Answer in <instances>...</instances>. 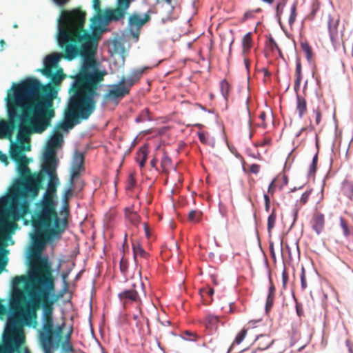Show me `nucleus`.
I'll use <instances>...</instances> for the list:
<instances>
[{"mask_svg":"<svg viewBox=\"0 0 353 353\" xmlns=\"http://www.w3.org/2000/svg\"><path fill=\"white\" fill-rule=\"evenodd\" d=\"M12 92L6 97L7 110L10 119L20 121L17 134L18 143H12L10 157L17 164L19 177L11 186V193L5 197L37 196L42 188L43 176L40 172L32 173L28 168V160L24 151L30 150L29 134L30 130L42 133L50 125L55 116L54 99L57 91L52 85L43 84L34 77H29L12 86Z\"/></svg>","mask_w":353,"mask_h":353,"instance_id":"nucleus-1","label":"nucleus"},{"mask_svg":"<svg viewBox=\"0 0 353 353\" xmlns=\"http://www.w3.org/2000/svg\"><path fill=\"white\" fill-rule=\"evenodd\" d=\"M61 46L65 48V57L73 60L80 56L82 64L79 73L70 88V97L64 112V120L56 130L67 131L82 120H87L96 109L94 97L99 83L107 74L105 70H98V63L92 59L93 50L88 46L77 48L76 45H66L65 38H61Z\"/></svg>","mask_w":353,"mask_h":353,"instance_id":"nucleus-2","label":"nucleus"},{"mask_svg":"<svg viewBox=\"0 0 353 353\" xmlns=\"http://www.w3.org/2000/svg\"><path fill=\"white\" fill-rule=\"evenodd\" d=\"M34 270L28 278L29 283H24V290L30 301L21 308L17 316L23 326L35 325L37 310L43 308V325L38 332V341L43 353H54L60 345L63 325L54 326L52 313L54 303L57 300L55 296V279L50 271Z\"/></svg>","mask_w":353,"mask_h":353,"instance_id":"nucleus-3","label":"nucleus"},{"mask_svg":"<svg viewBox=\"0 0 353 353\" xmlns=\"http://www.w3.org/2000/svg\"><path fill=\"white\" fill-rule=\"evenodd\" d=\"M32 225L36 231L33 236L34 250L29 263V271L27 275L17 276L12 279V285L18 286L24 283H29L30 275L34 270L50 271L52 276V264L46 256H41V250L47 241L59 239L64 232L68 221L66 218H59L55 204L50 197L44 198L40 203L37 212L32 219Z\"/></svg>","mask_w":353,"mask_h":353,"instance_id":"nucleus-4","label":"nucleus"},{"mask_svg":"<svg viewBox=\"0 0 353 353\" xmlns=\"http://www.w3.org/2000/svg\"><path fill=\"white\" fill-rule=\"evenodd\" d=\"M85 16L86 13L79 8L61 12L59 21L57 41L63 54L53 53L46 57L44 68L39 70L44 76L52 74V70L57 67L61 57L68 60L65 57V48L61 46V38H65L66 45L74 44L77 48L84 46L90 48L91 50H93L92 59L97 62L94 57L97 54V42L94 40L93 34L84 28Z\"/></svg>","mask_w":353,"mask_h":353,"instance_id":"nucleus-5","label":"nucleus"},{"mask_svg":"<svg viewBox=\"0 0 353 353\" xmlns=\"http://www.w3.org/2000/svg\"><path fill=\"white\" fill-rule=\"evenodd\" d=\"M11 193L10 192L6 196L0 198V234H2L8 226L6 219H10L15 224V221L30 213V201L36 196H27L26 197L17 196L14 199L8 198L6 201H3V198L8 197Z\"/></svg>","mask_w":353,"mask_h":353,"instance_id":"nucleus-6","label":"nucleus"},{"mask_svg":"<svg viewBox=\"0 0 353 353\" xmlns=\"http://www.w3.org/2000/svg\"><path fill=\"white\" fill-rule=\"evenodd\" d=\"M25 342L26 336L20 319L17 316H9L0 345V353H30L23 346Z\"/></svg>","mask_w":353,"mask_h":353,"instance_id":"nucleus-7","label":"nucleus"},{"mask_svg":"<svg viewBox=\"0 0 353 353\" xmlns=\"http://www.w3.org/2000/svg\"><path fill=\"white\" fill-rule=\"evenodd\" d=\"M63 142V135L59 130H54L50 138L43 154V164L58 165L56 157L57 149Z\"/></svg>","mask_w":353,"mask_h":353,"instance_id":"nucleus-8","label":"nucleus"},{"mask_svg":"<svg viewBox=\"0 0 353 353\" xmlns=\"http://www.w3.org/2000/svg\"><path fill=\"white\" fill-rule=\"evenodd\" d=\"M57 165H52V164H43L42 168L43 171L47 174L49 176V181L48 183V187H47V192L43 195L41 201L39 203H41L46 197H50L52 201V203L54 204V202L53 201L52 198V194L55 193L57 191V185L59 183V179L56 174V169H57ZM40 205V204H39ZM39 206V205H38ZM39 207H37L38 208Z\"/></svg>","mask_w":353,"mask_h":353,"instance_id":"nucleus-9","label":"nucleus"},{"mask_svg":"<svg viewBox=\"0 0 353 353\" xmlns=\"http://www.w3.org/2000/svg\"><path fill=\"white\" fill-rule=\"evenodd\" d=\"M124 83L125 78L122 77L118 84L110 85V89L103 96L104 102L113 101L117 104L125 96L128 95V91L123 87Z\"/></svg>","mask_w":353,"mask_h":353,"instance_id":"nucleus-10","label":"nucleus"},{"mask_svg":"<svg viewBox=\"0 0 353 353\" xmlns=\"http://www.w3.org/2000/svg\"><path fill=\"white\" fill-rule=\"evenodd\" d=\"M150 20V15L145 13L142 17L140 14H133L129 17L128 27L134 37L138 38L142 26Z\"/></svg>","mask_w":353,"mask_h":353,"instance_id":"nucleus-11","label":"nucleus"},{"mask_svg":"<svg viewBox=\"0 0 353 353\" xmlns=\"http://www.w3.org/2000/svg\"><path fill=\"white\" fill-rule=\"evenodd\" d=\"M16 127L15 119H10L9 117L8 121L1 119L0 121V139L7 138L11 139Z\"/></svg>","mask_w":353,"mask_h":353,"instance_id":"nucleus-12","label":"nucleus"},{"mask_svg":"<svg viewBox=\"0 0 353 353\" xmlns=\"http://www.w3.org/2000/svg\"><path fill=\"white\" fill-rule=\"evenodd\" d=\"M119 297L124 306L128 304L139 303L141 301L140 296L137 291L134 288L121 292L119 294Z\"/></svg>","mask_w":353,"mask_h":353,"instance_id":"nucleus-13","label":"nucleus"},{"mask_svg":"<svg viewBox=\"0 0 353 353\" xmlns=\"http://www.w3.org/2000/svg\"><path fill=\"white\" fill-rule=\"evenodd\" d=\"M125 11L121 8L106 9L104 12V19L107 22L117 21L124 17Z\"/></svg>","mask_w":353,"mask_h":353,"instance_id":"nucleus-14","label":"nucleus"},{"mask_svg":"<svg viewBox=\"0 0 353 353\" xmlns=\"http://www.w3.org/2000/svg\"><path fill=\"white\" fill-rule=\"evenodd\" d=\"M134 319L137 321L136 326L139 328L140 335L144 336L150 334L151 330L148 319H145L144 317L141 319L137 315H134Z\"/></svg>","mask_w":353,"mask_h":353,"instance_id":"nucleus-15","label":"nucleus"},{"mask_svg":"<svg viewBox=\"0 0 353 353\" xmlns=\"http://www.w3.org/2000/svg\"><path fill=\"white\" fill-rule=\"evenodd\" d=\"M328 18V30L330 39L332 42H334L338 39V26L339 23V19H334L330 15L329 16Z\"/></svg>","mask_w":353,"mask_h":353,"instance_id":"nucleus-16","label":"nucleus"},{"mask_svg":"<svg viewBox=\"0 0 353 353\" xmlns=\"http://www.w3.org/2000/svg\"><path fill=\"white\" fill-rule=\"evenodd\" d=\"M312 228L319 234L321 232L324 228L325 219L324 215L321 213L316 212L313 216Z\"/></svg>","mask_w":353,"mask_h":353,"instance_id":"nucleus-17","label":"nucleus"},{"mask_svg":"<svg viewBox=\"0 0 353 353\" xmlns=\"http://www.w3.org/2000/svg\"><path fill=\"white\" fill-rule=\"evenodd\" d=\"M270 287L268 290V294L267 296L266 299V303H265V310L267 312H268L272 307L275 299V292H276V288L273 283L272 282V280H270Z\"/></svg>","mask_w":353,"mask_h":353,"instance_id":"nucleus-18","label":"nucleus"},{"mask_svg":"<svg viewBox=\"0 0 353 353\" xmlns=\"http://www.w3.org/2000/svg\"><path fill=\"white\" fill-rule=\"evenodd\" d=\"M272 343V341L268 335H259L255 340V343L257 345V348L261 350H265L268 349Z\"/></svg>","mask_w":353,"mask_h":353,"instance_id":"nucleus-19","label":"nucleus"},{"mask_svg":"<svg viewBox=\"0 0 353 353\" xmlns=\"http://www.w3.org/2000/svg\"><path fill=\"white\" fill-rule=\"evenodd\" d=\"M341 191L349 199H353V181L345 179L342 183Z\"/></svg>","mask_w":353,"mask_h":353,"instance_id":"nucleus-20","label":"nucleus"},{"mask_svg":"<svg viewBox=\"0 0 353 353\" xmlns=\"http://www.w3.org/2000/svg\"><path fill=\"white\" fill-rule=\"evenodd\" d=\"M219 323V317L214 315H208L204 320L205 327L210 331L216 330Z\"/></svg>","mask_w":353,"mask_h":353,"instance_id":"nucleus-21","label":"nucleus"},{"mask_svg":"<svg viewBox=\"0 0 353 353\" xmlns=\"http://www.w3.org/2000/svg\"><path fill=\"white\" fill-rule=\"evenodd\" d=\"M296 110L300 118L307 112L306 100L299 94L296 95Z\"/></svg>","mask_w":353,"mask_h":353,"instance_id":"nucleus-22","label":"nucleus"},{"mask_svg":"<svg viewBox=\"0 0 353 353\" xmlns=\"http://www.w3.org/2000/svg\"><path fill=\"white\" fill-rule=\"evenodd\" d=\"M46 77L50 78L53 84L58 85L65 77V75L64 74L63 70L59 68L55 72L54 70H52V74L50 76Z\"/></svg>","mask_w":353,"mask_h":353,"instance_id":"nucleus-23","label":"nucleus"},{"mask_svg":"<svg viewBox=\"0 0 353 353\" xmlns=\"http://www.w3.org/2000/svg\"><path fill=\"white\" fill-rule=\"evenodd\" d=\"M74 181H69L68 188L63 194V200L65 202L64 210L65 212L68 213V201L72 197L74 190Z\"/></svg>","mask_w":353,"mask_h":353,"instance_id":"nucleus-24","label":"nucleus"},{"mask_svg":"<svg viewBox=\"0 0 353 353\" xmlns=\"http://www.w3.org/2000/svg\"><path fill=\"white\" fill-rule=\"evenodd\" d=\"M252 33L248 32L244 35L242 40V46H243V54L245 55L252 48Z\"/></svg>","mask_w":353,"mask_h":353,"instance_id":"nucleus-25","label":"nucleus"},{"mask_svg":"<svg viewBox=\"0 0 353 353\" xmlns=\"http://www.w3.org/2000/svg\"><path fill=\"white\" fill-rule=\"evenodd\" d=\"M132 249L135 260L139 256L141 258L147 259L149 255L139 243H133Z\"/></svg>","mask_w":353,"mask_h":353,"instance_id":"nucleus-26","label":"nucleus"},{"mask_svg":"<svg viewBox=\"0 0 353 353\" xmlns=\"http://www.w3.org/2000/svg\"><path fill=\"white\" fill-rule=\"evenodd\" d=\"M248 329L243 327L236 336L234 341L229 347L228 352H231L235 345H239L245 338Z\"/></svg>","mask_w":353,"mask_h":353,"instance_id":"nucleus-27","label":"nucleus"},{"mask_svg":"<svg viewBox=\"0 0 353 353\" xmlns=\"http://www.w3.org/2000/svg\"><path fill=\"white\" fill-rule=\"evenodd\" d=\"M148 157V152L145 147L141 148L137 152V161L139 163V166L143 168L145 166Z\"/></svg>","mask_w":353,"mask_h":353,"instance_id":"nucleus-28","label":"nucleus"},{"mask_svg":"<svg viewBox=\"0 0 353 353\" xmlns=\"http://www.w3.org/2000/svg\"><path fill=\"white\" fill-rule=\"evenodd\" d=\"M295 76H296V79L294 81V90L297 92V91L299 90L301 81L302 79L301 65L300 62L296 63V70H295Z\"/></svg>","mask_w":353,"mask_h":353,"instance_id":"nucleus-29","label":"nucleus"},{"mask_svg":"<svg viewBox=\"0 0 353 353\" xmlns=\"http://www.w3.org/2000/svg\"><path fill=\"white\" fill-rule=\"evenodd\" d=\"M125 218L132 225H137L140 221L139 215L137 212L128 210H126L125 211Z\"/></svg>","mask_w":353,"mask_h":353,"instance_id":"nucleus-30","label":"nucleus"},{"mask_svg":"<svg viewBox=\"0 0 353 353\" xmlns=\"http://www.w3.org/2000/svg\"><path fill=\"white\" fill-rule=\"evenodd\" d=\"M84 170V166L72 165L70 181L74 182L75 179L77 178Z\"/></svg>","mask_w":353,"mask_h":353,"instance_id":"nucleus-31","label":"nucleus"},{"mask_svg":"<svg viewBox=\"0 0 353 353\" xmlns=\"http://www.w3.org/2000/svg\"><path fill=\"white\" fill-rule=\"evenodd\" d=\"M220 89H221L222 95L223 96L225 99L227 100L228 98V96H229L230 91V85L227 81V80L223 79L221 81Z\"/></svg>","mask_w":353,"mask_h":353,"instance_id":"nucleus-32","label":"nucleus"},{"mask_svg":"<svg viewBox=\"0 0 353 353\" xmlns=\"http://www.w3.org/2000/svg\"><path fill=\"white\" fill-rule=\"evenodd\" d=\"M340 226L343 230V235L347 238L352 234V230L349 226L348 222L343 217L340 218Z\"/></svg>","mask_w":353,"mask_h":353,"instance_id":"nucleus-33","label":"nucleus"},{"mask_svg":"<svg viewBox=\"0 0 353 353\" xmlns=\"http://www.w3.org/2000/svg\"><path fill=\"white\" fill-rule=\"evenodd\" d=\"M296 2H294L290 8V14L288 19V23L290 27H292L296 21L297 17V11H296Z\"/></svg>","mask_w":353,"mask_h":353,"instance_id":"nucleus-34","label":"nucleus"},{"mask_svg":"<svg viewBox=\"0 0 353 353\" xmlns=\"http://www.w3.org/2000/svg\"><path fill=\"white\" fill-rule=\"evenodd\" d=\"M301 48L305 54L306 59L310 61L312 58V50L307 42H303L301 44Z\"/></svg>","mask_w":353,"mask_h":353,"instance_id":"nucleus-35","label":"nucleus"},{"mask_svg":"<svg viewBox=\"0 0 353 353\" xmlns=\"http://www.w3.org/2000/svg\"><path fill=\"white\" fill-rule=\"evenodd\" d=\"M276 214L275 210L273 209L272 213L268 218V230L269 232L274 228L276 223Z\"/></svg>","mask_w":353,"mask_h":353,"instance_id":"nucleus-36","label":"nucleus"},{"mask_svg":"<svg viewBox=\"0 0 353 353\" xmlns=\"http://www.w3.org/2000/svg\"><path fill=\"white\" fill-rule=\"evenodd\" d=\"M72 165L84 166V155L81 152L74 154Z\"/></svg>","mask_w":353,"mask_h":353,"instance_id":"nucleus-37","label":"nucleus"},{"mask_svg":"<svg viewBox=\"0 0 353 353\" xmlns=\"http://www.w3.org/2000/svg\"><path fill=\"white\" fill-rule=\"evenodd\" d=\"M171 163L172 161L170 158L165 153H164L161 162L163 170L165 172L167 169L171 165Z\"/></svg>","mask_w":353,"mask_h":353,"instance_id":"nucleus-38","label":"nucleus"},{"mask_svg":"<svg viewBox=\"0 0 353 353\" xmlns=\"http://www.w3.org/2000/svg\"><path fill=\"white\" fill-rule=\"evenodd\" d=\"M145 68L137 69L134 70L129 76L135 83L139 81L143 73L144 72Z\"/></svg>","mask_w":353,"mask_h":353,"instance_id":"nucleus-39","label":"nucleus"},{"mask_svg":"<svg viewBox=\"0 0 353 353\" xmlns=\"http://www.w3.org/2000/svg\"><path fill=\"white\" fill-rule=\"evenodd\" d=\"M201 213L197 210H191L188 214V219L192 222H198L200 220Z\"/></svg>","mask_w":353,"mask_h":353,"instance_id":"nucleus-40","label":"nucleus"},{"mask_svg":"<svg viewBox=\"0 0 353 353\" xmlns=\"http://www.w3.org/2000/svg\"><path fill=\"white\" fill-rule=\"evenodd\" d=\"M61 348L63 353H72L74 349L70 342L63 341L61 344Z\"/></svg>","mask_w":353,"mask_h":353,"instance_id":"nucleus-41","label":"nucleus"},{"mask_svg":"<svg viewBox=\"0 0 353 353\" xmlns=\"http://www.w3.org/2000/svg\"><path fill=\"white\" fill-rule=\"evenodd\" d=\"M317 161H318V154L317 153L314 155L312 159V162L310 166L309 170V174H314L316 171V167H317Z\"/></svg>","mask_w":353,"mask_h":353,"instance_id":"nucleus-42","label":"nucleus"},{"mask_svg":"<svg viewBox=\"0 0 353 353\" xmlns=\"http://www.w3.org/2000/svg\"><path fill=\"white\" fill-rule=\"evenodd\" d=\"M287 1L288 0H282L281 1H280L277 3L276 8V16L279 17V21H280V17L283 11V8L285 6Z\"/></svg>","mask_w":353,"mask_h":353,"instance_id":"nucleus-43","label":"nucleus"},{"mask_svg":"<svg viewBox=\"0 0 353 353\" xmlns=\"http://www.w3.org/2000/svg\"><path fill=\"white\" fill-rule=\"evenodd\" d=\"M136 185V179L132 174L128 176L126 184L127 190H132Z\"/></svg>","mask_w":353,"mask_h":353,"instance_id":"nucleus-44","label":"nucleus"},{"mask_svg":"<svg viewBox=\"0 0 353 353\" xmlns=\"http://www.w3.org/2000/svg\"><path fill=\"white\" fill-rule=\"evenodd\" d=\"M130 4V0H117V7L126 11Z\"/></svg>","mask_w":353,"mask_h":353,"instance_id":"nucleus-45","label":"nucleus"},{"mask_svg":"<svg viewBox=\"0 0 353 353\" xmlns=\"http://www.w3.org/2000/svg\"><path fill=\"white\" fill-rule=\"evenodd\" d=\"M301 289L303 290H304L307 288V284L306 277H305V269L303 267L301 269Z\"/></svg>","mask_w":353,"mask_h":353,"instance_id":"nucleus-46","label":"nucleus"},{"mask_svg":"<svg viewBox=\"0 0 353 353\" xmlns=\"http://www.w3.org/2000/svg\"><path fill=\"white\" fill-rule=\"evenodd\" d=\"M311 194V190H307L303 193L299 200V203L301 205H305L307 201L309 196Z\"/></svg>","mask_w":353,"mask_h":353,"instance_id":"nucleus-47","label":"nucleus"},{"mask_svg":"<svg viewBox=\"0 0 353 353\" xmlns=\"http://www.w3.org/2000/svg\"><path fill=\"white\" fill-rule=\"evenodd\" d=\"M92 7L95 12L99 14L101 12V1L100 0H93L92 1Z\"/></svg>","mask_w":353,"mask_h":353,"instance_id":"nucleus-48","label":"nucleus"},{"mask_svg":"<svg viewBox=\"0 0 353 353\" xmlns=\"http://www.w3.org/2000/svg\"><path fill=\"white\" fill-rule=\"evenodd\" d=\"M268 45L271 50H274L275 49L280 50L278 44L272 37L269 39Z\"/></svg>","mask_w":353,"mask_h":353,"instance_id":"nucleus-49","label":"nucleus"},{"mask_svg":"<svg viewBox=\"0 0 353 353\" xmlns=\"http://www.w3.org/2000/svg\"><path fill=\"white\" fill-rule=\"evenodd\" d=\"M135 83L133 79H132L130 77L128 79H125V83L123 84V87L128 89V93L130 92L131 87Z\"/></svg>","mask_w":353,"mask_h":353,"instance_id":"nucleus-50","label":"nucleus"},{"mask_svg":"<svg viewBox=\"0 0 353 353\" xmlns=\"http://www.w3.org/2000/svg\"><path fill=\"white\" fill-rule=\"evenodd\" d=\"M271 139L270 138H265L263 141L255 143L256 147H263L265 145H271Z\"/></svg>","mask_w":353,"mask_h":353,"instance_id":"nucleus-51","label":"nucleus"},{"mask_svg":"<svg viewBox=\"0 0 353 353\" xmlns=\"http://www.w3.org/2000/svg\"><path fill=\"white\" fill-rule=\"evenodd\" d=\"M7 265V260L3 258V256L0 252V274L3 271Z\"/></svg>","mask_w":353,"mask_h":353,"instance_id":"nucleus-52","label":"nucleus"},{"mask_svg":"<svg viewBox=\"0 0 353 353\" xmlns=\"http://www.w3.org/2000/svg\"><path fill=\"white\" fill-rule=\"evenodd\" d=\"M0 161L5 165H8L9 164L8 156L1 151H0Z\"/></svg>","mask_w":353,"mask_h":353,"instance_id":"nucleus-53","label":"nucleus"},{"mask_svg":"<svg viewBox=\"0 0 353 353\" xmlns=\"http://www.w3.org/2000/svg\"><path fill=\"white\" fill-rule=\"evenodd\" d=\"M296 314L299 317L303 316V309L301 303L296 302Z\"/></svg>","mask_w":353,"mask_h":353,"instance_id":"nucleus-54","label":"nucleus"},{"mask_svg":"<svg viewBox=\"0 0 353 353\" xmlns=\"http://www.w3.org/2000/svg\"><path fill=\"white\" fill-rule=\"evenodd\" d=\"M52 1L59 7L63 8L65 6L70 0H52Z\"/></svg>","mask_w":353,"mask_h":353,"instance_id":"nucleus-55","label":"nucleus"},{"mask_svg":"<svg viewBox=\"0 0 353 353\" xmlns=\"http://www.w3.org/2000/svg\"><path fill=\"white\" fill-rule=\"evenodd\" d=\"M288 281V274L285 270H284L282 272V283L283 288H286V285Z\"/></svg>","mask_w":353,"mask_h":353,"instance_id":"nucleus-56","label":"nucleus"},{"mask_svg":"<svg viewBox=\"0 0 353 353\" xmlns=\"http://www.w3.org/2000/svg\"><path fill=\"white\" fill-rule=\"evenodd\" d=\"M275 182H276V179L272 180V181L270 183V184L269 185V187H268V192L270 194H271L272 195L274 193L275 190H276Z\"/></svg>","mask_w":353,"mask_h":353,"instance_id":"nucleus-57","label":"nucleus"},{"mask_svg":"<svg viewBox=\"0 0 353 353\" xmlns=\"http://www.w3.org/2000/svg\"><path fill=\"white\" fill-rule=\"evenodd\" d=\"M321 121V112L319 108L315 110V122L319 125Z\"/></svg>","mask_w":353,"mask_h":353,"instance_id":"nucleus-58","label":"nucleus"},{"mask_svg":"<svg viewBox=\"0 0 353 353\" xmlns=\"http://www.w3.org/2000/svg\"><path fill=\"white\" fill-rule=\"evenodd\" d=\"M250 170L253 174H258L260 170V165L258 164H252L250 165Z\"/></svg>","mask_w":353,"mask_h":353,"instance_id":"nucleus-59","label":"nucleus"},{"mask_svg":"<svg viewBox=\"0 0 353 353\" xmlns=\"http://www.w3.org/2000/svg\"><path fill=\"white\" fill-rule=\"evenodd\" d=\"M8 310L5 305L1 303V300L0 299V318H2L7 314Z\"/></svg>","mask_w":353,"mask_h":353,"instance_id":"nucleus-60","label":"nucleus"},{"mask_svg":"<svg viewBox=\"0 0 353 353\" xmlns=\"http://www.w3.org/2000/svg\"><path fill=\"white\" fill-rule=\"evenodd\" d=\"M252 17H253V11H252V10H248V11L245 12L243 15L244 20H246V19L252 18Z\"/></svg>","mask_w":353,"mask_h":353,"instance_id":"nucleus-61","label":"nucleus"},{"mask_svg":"<svg viewBox=\"0 0 353 353\" xmlns=\"http://www.w3.org/2000/svg\"><path fill=\"white\" fill-rule=\"evenodd\" d=\"M319 9V6L316 5V4H313L312 6V12H311V16H312V18H314L315 14H316V11L318 10Z\"/></svg>","mask_w":353,"mask_h":353,"instance_id":"nucleus-62","label":"nucleus"},{"mask_svg":"<svg viewBox=\"0 0 353 353\" xmlns=\"http://www.w3.org/2000/svg\"><path fill=\"white\" fill-rule=\"evenodd\" d=\"M72 333V327H71L70 330H69V332L65 334V338H64V341L70 342Z\"/></svg>","mask_w":353,"mask_h":353,"instance_id":"nucleus-63","label":"nucleus"},{"mask_svg":"<svg viewBox=\"0 0 353 353\" xmlns=\"http://www.w3.org/2000/svg\"><path fill=\"white\" fill-rule=\"evenodd\" d=\"M265 117H266V114L264 112H261L259 114V118L262 120V123L261 125H263V127L265 128L266 127V124L265 123Z\"/></svg>","mask_w":353,"mask_h":353,"instance_id":"nucleus-64","label":"nucleus"}]
</instances>
